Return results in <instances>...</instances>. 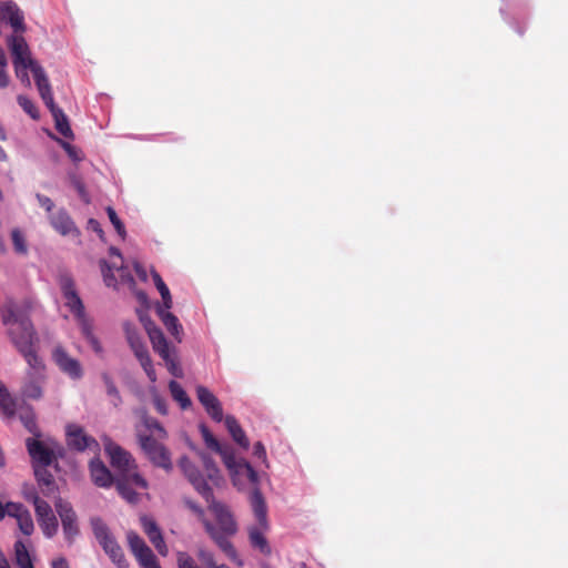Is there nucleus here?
I'll return each instance as SVG.
<instances>
[{
    "label": "nucleus",
    "mask_w": 568,
    "mask_h": 568,
    "mask_svg": "<svg viewBox=\"0 0 568 568\" xmlns=\"http://www.w3.org/2000/svg\"><path fill=\"white\" fill-rule=\"evenodd\" d=\"M149 392L151 394L154 407L158 410V413H160L162 415H166L168 414V404H166L165 399L159 394L156 387L151 386Z\"/></svg>",
    "instance_id": "42"
},
{
    "label": "nucleus",
    "mask_w": 568,
    "mask_h": 568,
    "mask_svg": "<svg viewBox=\"0 0 568 568\" xmlns=\"http://www.w3.org/2000/svg\"><path fill=\"white\" fill-rule=\"evenodd\" d=\"M39 526L47 538H52L59 528L58 519L53 515L38 519Z\"/></svg>",
    "instance_id": "36"
},
{
    "label": "nucleus",
    "mask_w": 568,
    "mask_h": 568,
    "mask_svg": "<svg viewBox=\"0 0 568 568\" xmlns=\"http://www.w3.org/2000/svg\"><path fill=\"white\" fill-rule=\"evenodd\" d=\"M0 20L11 27L12 34H23L27 31L24 14L13 1H0Z\"/></svg>",
    "instance_id": "15"
},
{
    "label": "nucleus",
    "mask_w": 568,
    "mask_h": 568,
    "mask_svg": "<svg viewBox=\"0 0 568 568\" xmlns=\"http://www.w3.org/2000/svg\"><path fill=\"white\" fill-rule=\"evenodd\" d=\"M151 275H152L154 285L158 288V291L161 295V298H162V303L159 304L156 307H164L165 310H171L173 306V300H172V295L170 293L169 287L166 286V284L163 282L162 277L155 270H153V268L151 270Z\"/></svg>",
    "instance_id": "29"
},
{
    "label": "nucleus",
    "mask_w": 568,
    "mask_h": 568,
    "mask_svg": "<svg viewBox=\"0 0 568 568\" xmlns=\"http://www.w3.org/2000/svg\"><path fill=\"white\" fill-rule=\"evenodd\" d=\"M59 464H34V475L42 493L47 496L53 495L57 490V484L52 469L58 470Z\"/></svg>",
    "instance_id": "17"
},
{
    "label": "nucleus",
    "mask_w": 568,
    "mask_h": 568,
    "mask_svg": "<svg viewBox=\"0 0 568 568\" xmlns=\"http://www.w3.org/2000/svg\"><path fill=\"white\" fill-rule=\"evenodd\" d=\"M140 425L159 439L166 437L165 429L155 418L149 416L145 412H140Z\"/></svg>",
    "instance_id": "31"
},
{
    "label": "nucleus",
    "mask_w": 568,
    "mask_h": 568,
    "mask_svg": "<svg viewBox=\"0 0 568 568\" xmlns=\"http://www.w3.org/2000/svg\"><path fill=\"white\" fill-rule=\"evenodd\" d=\"M111 465L120 466V473L115 477V486L119 494L130 504H135L139 498L132 486L145 489L148 487L146 480L138 474L135 464Z\"/></svg>",
    "instance_id": "9"
},
{
    "label": "nucleus",
    "mask_w": 568,
    "mask_h": 568,
    "mask_svg": "<svg viewBox=\"0 0 568 568\" xmlns=\"http://www.w3.org/2000/svg\"><path fill=\"white\" fill-rule=\"evenodd\" d=\"M158 465L163 467L166 471L171 470V468H172V464L163 463V464H158Z\"/></svg>",
    "instance_id": "62"
},
{
    "label": "nucleus",
    "mask_w": 568,
    "mask_h": 568,
    "mask_svg": "<svg viewBox=\"0 0 568 568\" xmlns=\"http://www.w3.org/2000/svg\"><path fill=\"white\" fill-rule=\"evenodd\" d=\"M48 109L54 119L55 129L59 131V133L65 138H72L73 133L64 112L55 104H53V106H49Z\"/></svg>",
    "instance_id": "30"
},
{
    "label": "nucleus",
    "mask_w": 568,
    "mask_h": 568,
    "mask_svg": "<svg viewBox=\"0 0 568 568\" xmlns=\"http://www.w3.org/2000/svg\"><path fill=\"white\" fill-rule=\"evenodd\" d=\"M18 103L23 109V111L29 114L32 119L37 120L39 118L38 109L36 108L34 103L24 95L18 97Z\"/></svg>",
    "instance_id": "44"
},
{
    "label": "nucleus",
    "mask_w": 568,
    "mask_h": 568,
    "mask_svg": "<svg viewBox=\"0 0 568 568\" xmlns=\"http://www.w3.org/2000/svg\"><path fill=\"white\" fill-rule=\"evenodd\" d=\"M33 494H37L36 491H31L26 494V499L33 504Z\"/></svg>",
    "instance_id": "61"
},
{
    "label": "nucleus",
    "mask_w": 568,
    "mask_h": 568,
    "mask_svg": "<svg viewBox=\"0 0 568 568\" xmlns=\"http://www.w3.org/2000/svg\"><path fill=\"white\" fill-rule=\"evenodd\" d=\"M196 395L199 402L202 404L210 417L217 423L222 422L223 409L217 397L204 386L196 387Z\"/></svg>",
    "instance_id": "18"
},
{
    "label": "nucleus",
    "mask_w": 568,
    "mask_h": 568,
    "mask_svg": "<svg viewBox=\"0 0 568 568\" xmlns=\"http://www.w3.org/2000/svg\"><path fill=\"white\" fill-rule=\"evenodd\" d=\"M55 510L61 519L62 529L67 541L72 545L80 532L78 516L70 503L59 498L54 504Z\"/></svg>",
    "instance_id": "13"
},
{
    "label": "nucleus",
    "mask_w": 568,
    "mask_h": 568,
    "mask_svg": "<svg viewBox=\"0 0 568 568\" xmlns=\"http://www.w3.org/2000/svg\"><path fill=\"white\" fill-rule=\"evenodd\" d=\"M33 506L37 519L53 515L51 506L45 500L41 499L38 494H33Z\"/></svg>",
    "instance_id": "38"
},
{
    "label": "nucleus",
    "mask_w": 568,
    "mask_h": 568,
    "mask_svg": "<svg viewBox=\"0 0 568 568\" xmlns=\"http://www.w3.org/2000/svg\"><path fill=\"white\" fill-rule=\"evenodd\" d=\"M141 526L143 528L144 534L148 536L151 544L158 550L161 556H166L169 552L168 546L164 541L162 531L154 519L148 516H142L140 518Z\"/></svg>",
    "instance_id": "19"
},
{
    "label": "nucleus",
    "mask_w": 568,
    "mask_h": 568,
    "mask_svg": "<svg viewBox=\"0 0 568 568\" xmlns=\"http://www.w3.org/2000/svg\"><path fill=\"white\" fill-rule=\"evenodd\" d=\"M11 240L13 244L14 252L19 255L28 254V243L27 237L19 229H13L11 231Z\"/></svg>",
    "instance_id": "35"
},
{
    "label": "nucleus",
    "mask_w": 568,
    "mask_h": 568,
    "mask_svg": "<svg viewBox=\"0 0 568 568\" xmlns=\"http://www.w3.org/2000/svg\"><path fill=\"white\" fill-rule=\"evenodd\" d=\"M200 433L202 435V438L206 445V447L214 452H221V445L219 440L213 436V434L210 432V429L205 425H200Z\"/></svg>",
    "instance_id": "41"
},
{
    "label": "nucleus",
    "mask_w": 568,
    "mask_h": 568,
    "mask_svg": "<svg viewBox=\"0 0 568 568\" xmlns=\"http://www.w3.org/2000/svg\"><path fill=\"white\" fill-rule=\"evenodd\" d=\"M254 456L257 459H265L266 458V450L262 443H256L254 445Z\"/></svg>",
    "instance_id": "53"
},
{
    "label": "nucleus",
    "mask_w": 568,
    "mask_h": 568,
    "mask_svg": "<svg viewBox=\"0 0 568 568\" xmlns=\"http://www.w3.org/2000/svg\"><path fill=\"white\" fill-rule=\"evenodd\" d=\"M9 567V562L6 558V556L3 555V552L0 554V568H7Z\"/></svg>",
    "instance_id": "58"
},
{
    "label": "nucleus",
    "mask_w": 568,
    "mask_h": 568,
    "mask_svg": "<svg viewBox=\"0 0 568 568\" xmlns=\"http://www.w3.org/2000/svg\"><path fill=\"white\" fill-rule=\"evenodd\" d=\"M134 557L142 568H161L155 555L150 547H145V549L136 552Z\"/></svg>",
    "instance_id": "34"
},
{
    "label": "nucleus",
    "mask_w": 568,
    "mask_h": 568,
    "mask_svg": "<svg viewBox=\"0 0 568 568\" xmlns=\"http://www.w3.org/2000/svg\"><path fill=\"white\" fill-rule=\"evenodd\" d=\"M104 381H105V385H106V392L110 396H112V402L114 405H118L120 403V396H119V392L115 387V385L113 384V382L109 378V377H104Z\"/></svg>",
    "instance_id": "50"
},
{
    "label": "nucleus",
    "mask_w": 568,
    "mask_h": 568,
    "mask_svg": "<svg viewBox=\"0 0 568 568\" xmlns=\"http://www.w3.org/2000/svg\"><path fill=\"white\" fill-rule=\"evenodd\" d=\"M168 367V371L174 376V377H181L182 376V368L179 364V362L175 358L174 352L170 355H168L165 358H162Z\"/></svg>",
    "instance_id": "45"
},
{
    "label": "nucleus",
    "mask_w": 568,
    "mask_h": 568,
    "mask_svg": "<svg viewBox=\"0 0 568 568\" xmlns=\"http://www.w3.org/2000/svg\"><path fill=\"white\" fill-rule=\"evenodd\" d=\"M210 509L216 519L217 526L203 518L202 523L205 531L217 547L227 556V558L236 562L239 566H242V560L240 559L233 544L229 540V538L237 531V525L232 514L220 503H213L210 506Z\"/></svg>",
    "instance_id": "2"
},
{
    "label": "nucleus",
    "mask_w": 568,
    "mask_h": 568,
    "mask_svg": "<svg viewBox=\"0 0 568 568\" xmlns=\"http://www.w3.org/2000/svg\"><path fill=\"white\" fill-rule=\"evenodd\" d=\"M106 213H108V216L110 219V222L112 223V225L114 226L115 231L118 232V234L124 239L125 235H126V232H125V227L123 225V223L121 222V220L118 217L115 211L109 206L106 209Z\"/></svg>",
    "instance_id": "46"
},
{
    "label": "nucleus",
    "mask_w": 568,
    "mask_h": 568,
    "mask_svg": "<svg viewBox=\"0 0 568 568\" xmlns=\"http://www.w3.org/2000/svg\"><path fill=\"white\" fill-rule=\"evenodd\" d=\"M90 524L94 537L105 554L109 556L111 561L118 568H130V564L126 560L121 546L118 544L105 523L99 517H93L91 518Z\"/></svg>",
    "instance_id": "7"
},
{
    "label": "nucleus",
    "mask_w": 568,
    "mask_h": 568,
    "mask_svg": "<svg viewBox=\"0 0 568 568\" xmlns=\"http://www.w3.org/2000/svg\"><path fill=\"white\" fill-rule=\"evenodd\" d=\"M14 560L18 568H34L31 556L22 540L14 542Z\"/></svg>",
    "instance_id": "32"
},
{
    "label": "nucleus",
    "mask_w": 568,
    "mask_h": 568,
    "mask_svg": "<svg viewBox=\"0 0 568 568\" xmlns=\"http://www.w3.org/2000/svg\"><path fill=\"white\" fill-rule=\"evenodd\" d=\"M89 227L92 231L97 232L101 239L103 237V231H102V229H101V226H100L98 221L91 219L89 221Z\"/></svg>",
    "instance_id": "56"
},
{
    "label": "nucleus",
    "mask_w": 568,
    "mask_h": 568,
    "mask_svg": "<svg viewBox=\"0 0 568 568\" xmlns=\"http://www.w3.org/2000/svg\"><path fill=\"white\" fill-rule=\"evenodd\" d=\"M134 270L138 274V276L142 280V281H146L148 280V273L139 264V263H135L134 264Z\"/></svg>",
    "instance_id": "57"
},
{
    "label": "nucleus",
    "mask_w": 568,
    "mask_h": 568,
    "mask_svg": "<svg viewBox=\"0 0 568 568\" xmlns=\"http://www.w3.org/2000/svg\"><path fill=\"white\" fill-rule=\"evenodd\" d=\"M110 253L112 256H115L122 263V256L116 248L111 247ZM101 271L103 275V281L105 285L109 287H116L119 283H133V277L129 273L128 268L124 267L122 264L118 265L116 262H113L112 266L109 265L106 262H102Z\"/></svg>",
    "instance_id": "12"
},
{
    "label": "nucleus",
    "mask_w": 568,
    "mask_h": 568,
    "mask_svg": "<svg viewBox=\"0 0 568 568\" xmlns=\"http://www.w3.org/2000/svg\"><path fill=\"white\" fill-rule=\"evenodd\" d=\"M250 504L257 521V525L248 527L250 544L262 554L270 555L272 550L265 537V532L270 528L267 520V506L261 490L255 489L251 493Z\"/></svg>",
    "instance_id": "5"
},
{
    "label": "nucleus",
    "mask_w": 568,
    "mask_h": 568,
    "mask_svg": "<svg viewBox=\"0 0 568 568\" xmlns=\"http://www.w3.org/2000/svg\"><path fill=\"white\" fill-rule=\"evenodd\" d=\"M59 285L63 294L64 305L77 318L84 338L97 354H101L102 346L92 332V325L84 314L83 303L75 291L72 278L68 275H62L59 278Z\"/></svg>",
    "instance_id": "4"
},
{
    "label": "nucleus",
    "mask_w": 568,
    "mask_h": 568,
    "mask_svg": "<svg viewBox=\"0 0 568 568\" xmlns=\"http://www.w3.org/2000/svg\"><path fill=\"white\" fill-rule=\"evenodd\" d=\"M139 317H140V321L141 323L143 324L145 331L148 332V326L150 325V327L152 326H156L152 321L151 318L148 316L146 313L144 312H139Z\"/></svg>",
    "instance_id": "55"
},
{
    "label": "nucleus",
    "mask_w": 568,
    "mask_h": 568,
    "mask_svg": "<svg viewBox=\"0 0 568 568\" xmlns=\"http://www.w3.org/2000/svg\"><path fill=\"white\" fill-rule=\"evenodd\" d=\"M6 515L14 517L16 519L27 510L22 504L9 501L6 504Z\"/></svg>",
    "instance_id": "47"
},
{
    "label": "nucleus",
    "mask_w": 568,
    "mask_h": 568,
    "mask_svg": "<svg viewBox=\"0 0 568 568\" xmlns=\"http://www.w3.org/2000/svg\"><path fill=\"white\" fill-rule=\"evenodd\" d=\"M0 313L12 343L29 366L27 381L21 388L22 396L30 399H40L42 397V384L45 381V366L34 349L37 337L32 323L26 312L11 301L3 304Z\"/></svg>",
    "instance_id": "1"
},
{
    "label": "nucleus",
    "mask_w": 568,
    "mask_h": 568,
    "mask_svg": "<svg viewBox=\"0 0 568 568\" xmlns=\"http://www.w3.org/2000/svg\"><path fill=\"white\" fill-rule=\"evenodd\" d=\"M6 505L2 504L0 500V520H2L6 517Z\"/></svg>",
    "instance_id": "59"
},
{
    "label": "nucleus",
    "mask_w": 568,
    "mask_h": 568,
    "mask_svg": "<svg viewBox=\"0 0 568 568\" xmlns=\"http://www.w3.org/2000/svg\"><path fill=\"white\" fill-rule=\"evenodd\" d=\"M52 358L59 369L70 378H82L83 369L80 362L77 358L70 356L63 347L57 346L52 352Z\"/></svg>",
    "instance_id": "16"
},
{
    "label": "nucleus",
    "mask_w": 568,
    "mask_h": 568,
    "mask_svg": "<svg viewBox=\"0 0 568 568\" xmlns=\"http://www.w3.org/2000/svg\"><path fill=\"white\" fill-rule=\"evenodd\" d=\"M52 227L63 236H78L79 231L73 221L64 210H60L50 216Z\"/></svg>",
    "instance_id": "23"
},
{
    "label": "nucleus",
    "mask_w": 568,
    "mask_h": 568,
    "mask_svg": "<svg viewBox=\"0 0 568 568\" xmlns=\"http://www.w3.org/2000/svg\"><path fill=\"white\" fill-rule=\"evenodd\" d=\"M111 471L105 464H90V475L92 481L102 488H109L115 484V477L120 473V466H113Z\"/></svg>",
    "instance_id": "20"
},
{
    "label": "nucleus",
    "mask_w": 568,
    "mask_h": 568,
    "mask_svg": "<svg viewBox=\"0 0 568 568\" xmlns=\"http://www.w3.org/2000/svg\"><path fill=\"white\" fill-rule=\"evenodd\" d=\"M20 418L24 427L36 436L27 439V448L32 462H54L63 458L64 448L60 443L51 437L41 438L32 410L21 415Z\"/></svg>",
    "instance_id": "3"
},
{
    "label": "nucleus",
    "mask_w": 568,
    "mask_h": 568,
    "mask_svg": "<svg viewBox=\"0 0 568 568\" xmlns=\"http://www.w3.org/2000/svg\"><path fill=\"white\" fill-rule=\"evenodd\" d=\"M148 335L152 343L153 349L160 355L161 358H165L168 355L174 352V349L170 347L164 334L159 327H150L149 325Z\"/></svg>",
    "instance_id": "24"
},
{
    "label": "nucleus",
    "mask_w": 568,
    "mask_h": 568,
    "mask_svg": "<svg viewBox=\"0 0 568 568\" xmlns=\"http://www.w3.org/2000/svg\"><path fill=\"white\" fill-rule=\"evenodd\" d=\"M6 43L11 54L16 77L26 87H30L31 81L28 71L40 63L32 57V52L23 34H10L7 37Z\"/></svg>",
    "instance_id": "6"
},
{
    "label": "nucleus",
    "mask_w": 568,
    "mask_h": 568,
    "mask_svg": "<svg viewBox=\"0 0 568 568\" xmlns=\"http://www.w3.org/2000/svg\"><path fill=\"white\" fill-rule=\"evenodd\" d=\"M19 529L27 536H30L34 530L33 520L30 511L27 509L22 515L17 518Z\"/></svg>",
    "instance_id": "39"
},
{
    "label": "nucleus",
    "mask_w": 568,
    "mask_h": 568,
    "mask_svg": "<svg viewBox=\"0 0 568 568\" xmlns=\"http://www.w3.org/2000/svg\"><path fill=\"white\" fill-rule=\"evenodd\" d=\"M0 140H6V131L1 124H0Z\"/></svg>",
    "instance_id": "63"
},
{
    "label": "nucleus",
    "mask_w": 568,
    "mask_h": 568,
    "mask_svg": "<svg viewBox=\"0 0 568 568\" xmlns=\"http://www.w3.org/2000/svg\"><path fill=\"white\" fill-rule=\"evenodd\" d=\"M156 314L170 334L180 343L182 341L183 328L178 317L173 315L170 310H165L164 307H156Z\"/></svg>",
    "instance_id": "25"
},
{
    "label": "nucleus",
    "mask_w": 568,
    "mask_h": 568,
    "mask_svg": "<svg viewBox=\"0 0 568 568\" xmlns=\"http://www.w3.org/2000/svg\"><path fill=\"white\" fill-rule=\"evenodd\" d=\"M138 432L140 446L150 459L153 462H166L169 459L166 450L162 444L151 436L143 435L140 428H138Z\"/></svg>",
    "instance_id": "21"
},
{
    "label": "nucleus",
    "mask_w": 568,
    "mask_h": 568,
    "mask_svg": "<svg viewBox=\"0 0 568 568\" xmlns=\"http://www.w3.org/2000/svg\"><path fill=\"white\" fill-rule=\"evenodd\" d=\"M199 559L206 565L209 568H214L216 562L214 560V555L205 549H199L197 551Z\"/></svg>",
    "instance_id": "49"
},
{
    "label": "nucleus",
    "mask_w": 568,
    "mask_h": 568,
    "mask_svg": "<svg viewBox=\"0 0 568 568\" xmlns=\"http://www.w3.org/2000/svg\"><path fill=\"white\" fill-rule=\"evenodd\" d=\"M37 200L39 202V204L45 209L47 212H51L52 209H53V202L51 201L50 197L48 196H44V195H41V194H37Z\"/></svg>",
    "instance_id": "51"
},
{
    "label": "nucleus",
    "mask_w": 568,
    "mask_h": 568,
    "mask_svg": "<svg viewBox=\"0 0 568 568\" xmlns=\"http://www.w3.org/2000/svg\"><path fill=\"white\" fill-rule=\"evenodd\" d=\"M61 144V146L65 150V152L68 153V155L74 161V162H79L82 160V154L81 152L73 145H71L70 143L68 142H64L62 140H58Z\"/></svg>",
    "instance_id": "48"
},
{
    "label": "nucleus",
    "mask_w": 568,
    "mask_h": 568,
    "mask_svg": "<svg viewBox=\"0 0 568 568\" xmlns=\"http://www.w3.org/2000/svg\"><path fill=\"white\" fill-rule=\"evenodd\" d=\"M124 332L126 339L132 351L134 352V355L139 359L150 382L154 384L156 382V373L140 333L138 332L136 327L131 323L124 324Z\"/></svg>",
    "instance_id": "10"
},
{
    "label": "nucleus",
    "mask_w": 568,
    "mask_h": 568,
    "mask_svg": "<svg viewBox=\"0 0 568 568\" xmlns=\"http://www.w3.org/2000/svg\"><path fill=\"white\" fill-rule=\"evenodd\" d=\"M181 466L190 483L209 501L213 497V490L207 479L214 485H219L221 480L216 464H201V470L197 469L196 464H181Z\"/></svg>",
    "instance_id": "8"
},
{
    "label": "nucleus",
    "mask_w": 568,
    "mask_h": 568,
    "mask_svg": "<svg viewBox=\"0 0 568 568\" xmlns=\"http://www.w3.org/2000/svg\"><path fill=\"white\" fill-rule=\"evenodd\" d=\"M78 191H79L80 195L84 199V201L88 202L87 194H85L82 185H78Z\"/></svg>",
    "instance_id": "60"
},
{
    "label": "nucleus",
    "mask_w": 568,
    "mask_h": 568,
    "mask_svg": "<svg viewBox=\"0 0 568 568\" xmlns=\"http://www.w3.org/2000/svg\"><path fill=\"white\" fill-rule=\"evenodd\" d=\"M169 388L173 399L179 403L182 409H187L189 407H191L192 402L190 397L178 382L171 381L169 383Z\"/></svg>",
    "instance_id": "33"
},
{
    "label": "nucleus",
    "mask_w": 568,
    "mask_h": 568,
    "mask_svg": "<svg viewBox=\"0 0 568 568\" xmlns=\"http://www.w3.org/2000/svg\"><path fill=\"white\" fill-rule=\"evenodd\" d=\"M51 568H70V565L64 557H58L51 561Z\"/></svg>",
    "instance_id": "52"
},
{
    "label": "nucleus",
    "mask_w": 568,
    "mask_h": 568,
    "mask_svg": "<svg viewBox=\"0 0 568 568\" xmlns=\"http://www.w3.org/2000/svg\"><path fill=\"white\" fill-rule=\"evenodd\" d=\"M102 443L104 446L105 454L111 459V462H130V454L125 452L116 443L112 442L111 438H109L108 436H103Z\"/></svg>",
    "instance_id": "28"
},
{
    "label": "nucleus",
    "mask_w": 568,
    "mask_h": 568,
    "mask_svg": "<svg viewBox=\"0 0 568 568\" xmlns=\"http://www.w3.org/2000/svg\"><path fill=\"white\" fill-rule=\"evenodd\" d=\"M33 73L37 88L39 90L40 97L43 100L44 104L49 106H53L54 99L51 90V85L49 79L44 72V69L38 64L33 69L30 70Z\"/></svg>",
    "instance_id": "22"
},
{
    "label": "nucleus",
    "mask_w": 568,
    "mask_h": 568,
    "mask_svg": "<svg viewBox=\"0 0 568 568\" xmlns=\"http://www.w3.org/2000/svg\"><path fill=\"white\" fill-rule=\"evenodd\" d=\"M128 545L133 555L149 547L145 541L133 530L126 534Z\"/></svg>",
    "instance_id": "40"
},
{
    "label": "nucleus",
    "mask_w": 568,
    "mask_h": 568,
    "mask_svg": "<svg viewBox=\"0 0 568 568\" xmlns=\"http://www.w3.org/2000/svg\"><path fill=\"white\" fill-rule=\"evenodd\" d=\"M185 504L197 516H200L202 519L204 518V511H203V509L197 504H195L192 500H186Z\"/></svg>",
    "instance_id": "54"
},
{
    "label": "nucleus",
    "mask_w": 568,
    "mask_h": 568,
    "mask_svg": "<svg viewBox=\"0 0 568 568\" xmlns=\"http://www.w3.org/2000/svg\"><path fill=\"white\" fill-rule=\"evenodd\" d=\"M139 298H140L142 302H144V303H146V302H148V297H146V295H145L144 293H140V294H139Z\"/></svg>",
    "instance_id": "64"
},
{
    "label": "nucleus",
    "mask_w": 568,
    "mask_h": 568,
    "mask_svg": "<svg viewBox=\"0 0 568 568\" xmlns=\"http://www.w3.org/2000/svg\"><path fill=\"white\" fill-rule=\"evenodd\" d=\"M8 59L4 51L0 48V89H7L11 83V78L8 71Z\"/></svg>",
    "instance_id": "37"
},
{
    "label": "nucleus",
    "mask_w": 568,
    "mask_h": 568,
    "mask_svg": "<svg viewBox=\"0 0 568 568\" xmlns=\"http://www.w3.org/2000/svg\"><path fill=\"white\" fill-rule=\"evenodd\" d=\"M232 483L239 489L252 486V493L257 489L258 474L252 467V464H225Z\"/></svg>",
    "instance_id": "14"
},
{
    "label": "nucleus",
    "mask_w": 568,
    "mask_h": 568,
    "mask_svg": "<svg viewBox=\"0 0 568 568\" xmlns=\"http://www.w3.org/2000/svg\"><path fill=\"white\" fill-rule=\"evenodd\" d=\"M176 564L178 568H201L195 559L186 551H178Z\"/></svg>",
    "instance_id": "43"
},
{
    "label": "nucleus",
    "mask_w": 568,
    "mask_h": 568,
    "mask_svg": "<svg viewBox=\"0 0 568 568\" xmlns=\"http://www.w3.org/2000/svg\"><path fill=\"white\" fill-rule=\"evenodd\" d=\"M0 412L7 418H11L17 412V399L9 393L7 386L0 381Z\"/></svg>",
    "instance_id": "27"
},
{
    "label": "nucleus",
    "mask_w": 568,
    "mask_h": 568,
    "mask_svg": "<svg viewBox=\"0 0 568 568\" xmlns=\"http://www.w3.org/2000/svg\"><path fill=\"white\" fill-rule=\"evenodd\" d=\"M223 419H224V424H225L230 435L232 436L233 440L236 444H239L241 447L247 449L250 446V442H248L244 430L242 429V427L235 419V417L227 415Z\"/></svg>",
    "instance_id": "26"
},
{
    "label": "nucleus",
    "mask_w": 568,
    "mask_h": 568,
    "mask_svg": "<svg viewBox=\"0 0 568 568\" xmlns=\"http://www.w3.org/2000/svg\"><path fill=\"white\" fill-rule=\"evenodd\" d=\"M65 444L69 449L77 452L87 449L98 452L100 449L98 440L88 435L84 428L75 423L65 425Z\"/></svg>",
    "instance_id": "11"
}]
</instances>
